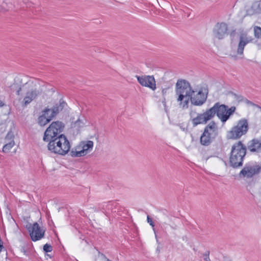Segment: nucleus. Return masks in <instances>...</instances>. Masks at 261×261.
Returning <instances> with one entry per match:
<instances>
[{
  "label": "nucleus",
  "instance_id": "f257e3e1",
  "mask_svg": "<svg viewBox=\"0 0 261 261\" xmlns=\"http://www.w3.org/2000/svg\"><path fill=\"white\" fill-rule=\"evenodd\" d=\"M194 91L190 84L185 80H178L175 86V93L179 106L183 109H187L190 101L195 106H201L206 101L207 96L199 91L193 96Z\"/></svg>",
  "mask_w": 261,
  "mask_h": 261
},
{
  "label": "nucleus",
  "instance_id": "f03ea898",
  "mask_svg": "<svg viewBox=\"0 0 261 261\" xmlns=\"http://www.w3.org/2000/svg\"><path fill=\"white\" fill-rule=\"evenodd\" d=\"M48 142L47 148L51 153L65 155L70 151V143L64 135H59Z\"/></svg>",
  "mask_w": 261,
  "mask_h": 261
},
{
  "label": "nucleus",
  "instance_id": "7ed1b4c3",
  "mask_svg": "<svg viewBox=\"0 0 261 261\" xmlns=\"http://www.w3.org/2000/svg\"><path fill=\"white\" fill-rule=\"evenodd\" d=\"M246 154V147L241 141L234 144L232 146L229 157L230 165L233 168L242 166Z\"/></svg>",
  "mask_w": 261,
  "mask_h": 261
},
{
  "label": "nucleus",
  "instance_id": "20e7f679",
  "mask_svg": "<svg viewBox=\"0 0 261 261\" xmlns=\"http://www.w3.org/2000/svg\"><path fill=\"white\" fill-rule=\"evenodd\" d=\"M44 85V82L38 80L27 83L23 87H27L31 89L27 92L23 98L24 105L27 106L37 96L41 94L43 91Z\"/></svg>",
  "mask_w": 261,
  "mask_h": 261
},
{
  "label": "nucleus",
  "instance_id": "39448f33",
  "mask_svg": "<svg viewBox=\"0 0 261 261\" xmlns=\"http://www.w3.org/2000/svg\"><path fill=\"white\" fill-rule=\"evenodd\" d=\"M210 110L211 113H212L213 118H214L216 115L220 121L223 123H224L235 112L236 108L234 106H232L229 108L225 105L217 102L213 107L210 109Z\"/></svg>",
  "mask_w": 261,
  "mask_h": 261
},
{
  "label": "nucleus",
  "instance_id": "423d86ee",
  "mask_svg": "<svg viewBox=\"0 0 261 261\" xmlns=\"http://www.w3.org/2000/svg\"><path fill=\"white\" fill-rule=\"evenodd\" d=\"M218 135V127L217 123L212 121L206 125L203 130L200 142L202 145L207 146L215 139Z\"/></svg>",
  "mask_w": 261,
  "mask_h": 261
},
{
  "label": "nucleus",
  "instance_id": "0eeeda50",
  "mask_svg": "<svg viewBox=\"0 0 261 261\" xmlns=\"http://www.w3.org/2000/svg\"><path fill=\"white\" fill-rule=\"evenodd\" d=\"M248 122L247 119H242L240 120L237 125L233 126L229 131L227 135V138L229 139H238L243 135L246 134L248 130Z\"/></svg>",
  "mask_w": 261,
  "mask_h": 261
},
{
  "label": "nucleus",
  "instance_id": "6e6552de",
  "mask_svg": "<svg viewBox=\"0 0 261 261\" xmlns=\"http://www.w3.org/2000/svg\"><path fill=\"white\" fill-rule=\"evenodd\" d=\"M64 127V124L61 121L53 122L44 133L43 141L48 142L50 139L61 135Z\"/></svg>",
  "mask_w": 261,
  "mask_h": 261
},
{
  "label": "nucleus",
  "instance_id": "1a4fd4ad",
  "mask_svg": "<svg viewBox=\"0 0 261 261\" xmlns=\"http://www.w3.org/2000/svg\"><path fill=\"white\" fill-rule=\"evenodd\" d=\"M190 117L193 126L194 127L199 124H205L213 119L210 109L203 113H198L195 111L192 110L190 112Z\"/></svg>",
  "mask_w": 261,
  "mask_h": 261
},
{
  "label": "nucleus",
  "instance_id": "9d476101",
  "mask_svg": "<svg viewBox=\"0 0 261 261\" xmlns=\"http://www.w3.org/2000/svg\"><path fill=\"white\" fill-rule=\"evenodd\" d=\"M28 229L31 238L33 241L39 240L44 237L45 230L42 229L37 222L30 225Z\"/></svg>",
  "mask_w": 261,
  "mask_h": 261
},
{
  "label": "nucleus",
  "instance_id": "9b49d317",
  "mask_svg": "<svg viewBox=\"0 0 261 261\" xmlns=\"http://www.w3.org/2000/svg\"><path fill=\"white\" fill-rule=\"evenodd\" d=\"M228 25L226 23L218 22L213 29V34L215 38L221 40L228 35Z\"/></svg>",
  "mask_w": 261,
  "mask_h": 261
},
{
  "label": "nucleus",
  "instance_id": "f8f14e48",
  "mask_svg": "<svg viewBox=\"0 0 261 261\" xmlns=\"http://www.w3.org/2000/svg\"><path fill=\"white\" fill-rule=\"evenodd\" d=\"M136 77L141 86L148 87L152 90L156 89V83L153 75H137Z\"/></svg>",
  "mask_w": 261,
  "mask_h": 261
},
{
  "label": "nucleus",
  "instance_id": "ddd939ff",
  "mask_svg": "<svg viewBox=\"0 0 261 261\" xmlns=\"http://www.w3.org/2000/svg\"><path fill=\"white\" fill-rule=\"evenodd\" d=\"M260 170V167L258 165H246L240 173V176L251 178L258 174Z\"/></svg>",
  "mask_w": 261,
  "mask_h": 261
},
{
  "label": "nucleus",
  "instance_id": "4468645a",
  "mask_svg": "<svg viewBox=\"0 0 261 261\" xmlns=\"http://www.w3.org/2000/svg\"><path fill=\"white\" fill-rule=\"evenodd\" d=\"M49 109L47 108L42 111V114L38 118L39 125L41 126H45L53 119L49 116Z\"/></svg>",
  "mask_w": 261,
  "mask_h": 261
},
{
  "label": "nucleus",
  "instance_id": "2eb2a0df",
  "mask_svg": "<svg viewBox=\"0 0 261 261\" xmlns=\"http://www.w3.org/2000/svg\"><path fill=\"white\" fill-rule=\"evenodd\" d=\"M14 135L12 132H9L7 135V139H10V142H7L3 146V151L4 152H8L10 149L14 146L15 142L14 140Z\"/></svg>",
  "mask_w": 261,
  "mask_h": 261
},
{
  "label": "nucleus",
  "instance_id": "dca6fc26",
  "mask_svg": "<svg viewBox=\"0 0 261 261\" xmlns=\"http://www.w3.org/2000/svg\"><path fill=\"white\" fill-rule=\"evenodd\" d=\"M248 15H252L261 13V1L254 2L247 11Z\"/></svg>",
  "mask_w": 261,
  "mask_h": 261
},
{
  "label": "nucleus",
  "instance_id": "f3484780",
  "mask_svg": "<svg viewBox=\"0 0 261 261\" xmlns=\"http://www.w3.org/2000/svg\"><path fill=\"white\" fill-rule=\"evenodd\" d=\"M84 153L86 155L89 152L91 151L93 147V142L92 141H83L78 145Z\"/></svg>",
  "mask_w": 261,
  "mask_h": 261
},
{
  "label": "nucleus",
  "instance_id": "a211bd4d",
  "mask_svg": "<svg viewBox=\"0 0 261 261\" xmlns=\"http://www.w3.org/2000/svg\"><path fill=\"white\" fill-rule=\"evenodd\" d=\"M65 105L66 103L63 101L60 102L59 105H56L51 109H49L50 111L49 116L51 117L52 119H53L60 111L62 110Z\"/></svg>",
  "mask_w": 261,
  "mask_h": 261
},
{
  "label": "nucleus",
  "instance_id": "6ab92c4d",
  "mask_svg": "<svg viewBox=\"0 0 261 261\" xmlns=\"http://www.w3.org/2000/svg\"><path fill=\"white\" fill-rule=\"evenodd\" d=\"M248 42L249 40L246 37H244L243 35L240 36L237 49V53L238 54L242 55L243 54L244 47L247 43H248Z\"/></svg>",
  "mask_w": 261,
  "mask_h": 261
},
{
  "label": "nucleus",
  "instance_id": "aec40b11",
  "mask_svg": "<svg viewBox=\"0 0 261 261\" xmlns=\"http://www.w3.org/2000/svg\"><path fill=\"white\" fill-rule=\"evenodd\" d=\"M79 145L72 148L70 152V155L73 158L81 157L86 155Z\"/></svg>",
  "mask_w": 261,
  "mask_h": 261
},
{
  "label": "nucleus",
  "instance_id": "412c9836",
  "mask_svg": "<svg viewBox=\"0 0 261 261\" xmlns=\"http://www.w3.org/2000/svg\"><path fill=\"white\" fill-rule=\"evenodd\" d=\"M254 33L256 38H261V28L259 27L255 26L254 28Z\"/></svg>",
  "mask_w": 261,
  "mask_h": 261
},
{
  "label": "nucleus",
  "instance_id": "4be33fe9",
  "mask_svg": "<svg viewBox=\"0 0 261 261\" xmlns=\"http://www.w3.org/2000/svg\"><path fill=\"white\" fill-rule=\"evenodd\" d=\"M52 250H53L52 246L48 244H45L43 246V250L45 252H50L52 251Z\"/></svg>",
  "mask_w": 261,
  "mask_h": 261
},
{
  "label": "nucleus",
  "instance_id": "5701e85b",
  "mask_svg": "<svg viewBox=\"0 0 261 261\" xmlns=\"http://www.w3.org/2000/svg\"><path fill=\"white\" fill-rule=\"evenodd\" d=\"M147 222L148 223H149V224L153 228V230L154 233H155V229L154 228V222H153L152 219L149 216H147Z\"/></svg>",
  "mask_w": 261,
  "mask_h": 261
},
{
  "label": "nucleus",
  "instance_id": "b1692460",
  "mask_svg": "<svg viewBox=\"0 0 261 261\" xmlns=\"http://www.w3.org/2000/svg\"><path fill=\"white\" fill-rule=\"evenodd\" d=\"M210 251H206L203 254V259L205 261H211L210 258L209 257Z\"/></svg>",
  "mask_w": 261,
  "mask_h": 261
},
{
  "label": "nucleus",
  "instance_id": "393cba45",
  "mask_svg": "<svg viewBox=\"0 0 261 261\" xmlns=\"http://www.w3.org/2000/svg\"><path fill=\"white\" fill-rule=\"evenodd\" d=\"M4 4H3L2 5L0 6V11L1 12H5L7 10H8V9L7 8H5L4 6Z\"/></svg>",
  "mask_w": 261,
  "mask_h": 261
},
{
  "label": "nucleus",
  "instance_id": "a878e982",
  "mask_svg": "<svg viewBox=\"0 0 261 261\" xmlns=\"http://www.w3.org/2000/svg\"><path fill=\"white\" fill-rule=\"evenodd\" d=\"M168 90H169L168 88L163 89L162 91L163 95H164V96L165 95L167 94Z\"/></svg>",
  "mask_w": 261,
  "mask_h": 261
},
{
  "label": "nucleus",
  "instance_id": "bb28decb",
  "mask_svg": "<svg viewBox=\"0 0 261 261\" xmlns=\"http://www.w3.org/2000/svg\"><path fill=\"white\" fill-rule=\"evenodd\" d=\"M100 254L101 256L102 257L103 259L105 260V261H112L110 260L109 258H108L105 254L102 253H101Z\"/></svg>",
  "mask_w": 261,
  "mask_h": 261
},
{
  "label": "nucleus",
  "instance_id": "cd10ccee",
  "mask_svg": "<svg viewBox=\"0 0 261 261\" xmlns=\"http://www.w3.org/2000/svg\"><path fill=\"white\" fill-rule=\"evenodd\" d=\"M21 90V88H19L16 92L17 95L20 94V92Z\"/></svg>",
  "mask_w": 261,
  "mask_h": 261
},
{
  "label": "nucleus",
  "instance_id": "c85d7f7f",
  "mask_svg": "<svg viewBox=\"0 0 261 261\" xmlns=\"http://www.w3.org/2000/svg\"><path fill=\"white\" fill-rule=\"evenodd\" d=\"M5 105L4 102L0 100V108L3 107Z\"/></svg>",
  "mask_w": 261,
  "mask_h": 261
},
{
  "label": "nucleus",
  "instance_id": "c756f323",
  "mask_svg": "<svg viewBox=\"0 0 261 261\" xmlns=\"http://www.w3.org/2000/svg\"><path fill=\"white\" fill-rule=\"evenodd\" d=\"M5 143H7V142H10L11 140L10 139L7 140V136H6V137H5Z\"/></svg>",
  "mask_w": 261,
  "mask_h": 261
},
{
  "label": "nucleus",
  "instance_id": "7c9ffc66",
  "mask_svg": "<svg viewBox=\"0 0 261 261\" xmlns=\"http://www.w3.org/2000/svg\"><path fill=\"white\" fill-rule=\"evenodd\" d=\"M3 247L2 243H1L0 252L1 251L2 248Z\"/></svg>",
  "mask_w": 261,
  "mask_h": 261
},
{
  "label": "nucleus",
  "instance_id": "2f4dec72",
  "mask_svg": "<svg viewBox=\"0 0 261 261\" xmlns=\"http://www.w3.org/2000/svg\"><path fill=\"white\" fill-rule=\"evenodd\" d=\"M165 100V99H164V100L163 101V102L164 103V106L166 107V102Z\"/></svg>",
  "mask_w": 261,
  "mask_h": 261
},
{
  "label": "nucleus",
  "instance_id": "473e14b6",
  "mask_svg": "<svg viewBox=\"0 0 261 261\" xmlns=\"http://www.w3.org/2000/svg\"><path fill=\"white\" fill-rule=\"evenodd\" d=\"M79 122H80V121L77 120L75 122V124L77 125L79 124Z\"/></svg>",
  "mask_w": 261,
  "mask_h": 261
}]
</instances>
